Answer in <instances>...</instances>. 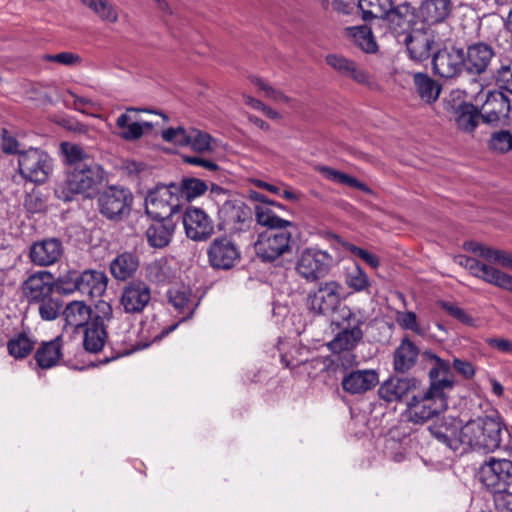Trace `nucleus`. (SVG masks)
I'll list each match as a JSON object with an SVG mask.
<instances>
[{"mask_svg":"<svg viewBox=\"0 0 512 512\" xmlns=\"http://www.w3.org/2000/svg\"><path fill=\"white\" fill-rule=\"evenodd\" d=\"M448 407L445 393L438 392L437 386L421 390L420 387L406 400L404 418L414 424H424Z\"/></svg>","mask_w":512,"mask_h":512,"instance_id":"obj_1","label":"nucleus"},{"mask_svg":"<svg viewBox=\"0 0 512 512\" xmlns=\"http://www.w3.org/2000/svg\"><path fill=\"white\" fill-rule=\"evenodd\" d=\"M501 432V423L494 418L480 417L470 420L462 427L464 448L492 452L500 447Z\"/></svg>","mask_w":512,"mask_h":512,"instance_id":"obj_2","label":"nucleus"},{"mask_svg":"<svg viewBox=\"0 0 512 512\" xmlns=\"http://www.w3.org/2000/svg\"><path fill=\"white\" fill-rule=\"evenodd\" d=\"M102 180L103 169L98 164H78L67 175L61 197L70 200L74 194L90 196Z\"/></svg>","mask_w":512,"mask_h":512,"instance_id":"obj_3","label":"nucleus"},{"mask_svg":"<svg viewBox=\"0 0 512 512\" xmlns=\"http://www.w3.org/2000/svg\"><path fill=\"white\" fill-rule=\"evenodd\" d=\"M176 184L158 185L145 197V211L153 219H172L181 207Z\"/></svg>","mask_w":512,"mask_h":512,"instance_id":"obj_4","label":"nucleus"},{"mask_svg":"<svg viewBox=\"0 0 512 512\" xmlns=\"http://www.w3.org/2000/svg\"><path fill=\"white\" fill-rule=\"evenodd\" d=\"M333 263L334 259L329 252L309 247L299 254L295 270L307 282H315L329 273Z\"/></svg>","mask_w":512,"mask_h":512,"instance_id":"obj_5","label":"nucleus"},{"mask_svg":"<svg viewBox=\"0 0 512 512\" xmlns=\"http://www.w3.org/2000/svg\"><path fill=\"white\" fill-rule=\"evenodd\" d=\"M19 174L27 181L45 183L53 170L52 158L43 150L30 148L19 153Z\"/></svg>","mask_w":512,"mask_h":512,"instance_id":"obj_6","label":"nucleus"},{"mask_svg":"<svg viewBox=\"0 0 512 512\" xmlns=\"http://www.w3.org/2000/svg\"><path fill=\"white\" fill-rule=\"evenodd\" d=\"M477 476L488 490L502 493L512 484V461L491 457L481 465Z\"/></svg>","mask_w":512,"mask_h":512,"instance_id":"obj_7","label":"nucleus"},{"mask_svg":"<svg viewBox=\"0 0 512 512\" xmlns=\"http://www.w3.org/2000/svg\"><path fill=\"white\" fill-rule=\"evenodd\" d=\"M291 233L286 229L267 230L258 235L254 244L255 253L263 262H273L290 253Z\"/></svg>","mask_w":512,"mask_h":512,"instance_id":"obj_8","label":"nucleus"},{"mask_svg":"<svg viewBox=\"0 0 512 512\" xmlns=\"http://www.w3.org/2000/svg\"><path fill=\"white\" fill-rule=\"evenodd\" d=\"M453 261L467 269L471 275L512 293V275L466 255H456Z\"/></svg>","mask_w":512,"mask_h":512,"instance_id":"obj_9","label":"nucleus"},{"mask_svg":"<svg viewBox=\"0 0 512 512\" xmlns=\"http://www.w3.org/2000/svg\"><path fill=\"white\" fill-rule=\"evenodd\" d=\"M164 141L180 147L189 146L194 152L204 153L213 150V138L206 132L196 128H168L162 132Z\"/></svg>","mask_w":512,"mask_h":512,"instance_id":"obj_10","label":"nucleus"},{"mask_svg":"<svg viewBox=\"0 0 512 512\" xmlns=\"http://www.w3.org/2000/svg\"><path fill=\"white\" fill-rule=\"evenodd\" d=\"M133 202L132 193L123 187L109 186L98 198L100 212L108 219H119L129 213Z\"/></svg>","mask_w":512,"mask_h":512,"instance_id":"obj_11","label":"nucleus"},{"mask_svg":"<svg viewBox=\"0 0 512 512\" xmlns=\"http://www.w3.org/2000/svg\"><path fill=\"white\" fill-rule=\"evenodd\" d=\"M342 286L336 281L321 283L317 290L308 296V307L317 314H329L336 310L341 302Z\"/></svg>","mask_w":512,"mask_h":512,"instance_id":"obj_12","label":"nucleus"},{"mask_svg":"<svg viewBox=\"0 0 512 512\" xmlns=\"http://www.w3.org/2000/svg\"><path fill=\"white\" fill-rule=\"evenodd\" d=\"M218 214L222 225L231 232L244 231L252 222L251 209L241 200H226Z\"/></svg>","mask_w":512,"mask_h":512,"instance_id":"obj_13","label":"nucleus"},{"mask_svg":"<svg viewBox=\"0 0 512 512\" xmlns=\"http://www.w3.org/2000/svg\"><path fill=\"white\" fill-rule=\"evenodd\" d=\"M141 111L130 107L118 116L116 119L117 135L121 139L129 142L137 141L154 128L153 122L142 120L139 117Z\"/></svg>","mask_w":512,"mask_h":512,"instance_id":"obj_14","label":"nucleus"},{"mask_svg":"<svg viewBox=\"0 0 512 512\" xmlns=\"http://www.w3.org/2000/svg\"><path fill=\"white\" fill-rule=\"evenodd\" d=\"M209 263L217 269L228 270L241 258L237 245L228 237L215 238L207 249Z\"/></svg>","mask_w":512,"mask_h":512,"instance_id":"obj_15","label":"nucleus"},{"mask_svg":"<svg viewBox=\"0 0 512 512\" xmlns=\"http://www.w3.org/2000/svg\"><path fill=\"white\" fill-rule=\"evenodd\" d=\"M182 220L186 236L193 241H205L214 232L212 219L200 208H187Z\"/></svg>","mask_w":512,"mask_h":512,"instance_id":"obj_16","label":"nucleus"},{"mask_svg":"<svg viewBox=\"0 0 512 512\" xmlns=\"http://www.w3.org/2000/svg\"><path fill=\"white\" fill-rule=\"evenodd\" d=\"M55 287L51 272L42 270L29 275L22 284V292L29 303H38L52 296Z\"/></svg>","mask_w":512,"mask_h":512,"instance_id":"obj_17","label":"nucleus"},{"mask_svg":"<svg viewBox=\"0 0 512 512\" xmlns=\"http://www.w3.org/2000/svg\"><path fill=\"white\" fill-rule=\"evenodd\" d=\"M409 55L416 61L428 59L437 48L436 34L431 29H416L403 38Z\"/></svg>","mask_w":512,"mask_h":512,"instance_id":"obj_18","label":"nucleus"},{"mask_svg":"<svg viewBox=\"0 0 512 512\" xmlns=\"http://www.w3.org/2000/svg\"><path fill=\"white\" fill-rule=\"evenodd\" d=\"M64 253V246L58 238H45L30 246L29 259L39 267H49L56 264Z\"/></svg>","mask_w":512,"mask_h":512,"instance_id":"obj_19","label":"nucleus"},{"mask_svg":"<svg viewBox=\"0 0 512 512\" xmlns=\"http://www.w3.org/2000/svg\"><path fill=\"white\" fill-rule=\"evenodd\" d=\"M151 300V290L142 281H132L122 290L120 303L126 313H141Z\"/></svg>","mask_w":512,"mask_h":512,"instance_id":"obj_20","label":"nucleus"},{"mask_svg":"<svg viewBox=\"0 0 512 512\" xmlns=\"http://www.w3.org/2000/svg\"><path fill=\"white\" fill-rule=\"evenodd\" d=\"M433 70L443 78L457 76L464 66V52L461 49L439 50L433 56Z\"/></svg>","mask_w":512,"mask_h":512,"instance_id":"obj_21","label":"nucleus"},{"mask_svg":"<svg viewBox=\"0 0 512 512\" xmlns=\"http://www.w3.org/2000/svg\"><path fill=\"white\" fill-rule=\"evenodd\" d=\"M420 387V381L413 377L390 378L378 389L381 399L386 402L407 400Z\"/></svg>","mask_w":512,"mask_h":512,"instance_id":"obj_22","label":"nucleus"},{"mask_svg":"<svg viewBox=\"0 0 512 512\" xmlns=\"http://www.w3.org/2000/svg\"><path fill=\"white\" fill-rule=\"evenodd\" d=\"M511 110L509 98L500 91L490 92L482 105L481 117L484 122L495 124L508 119Z\"/></svg>","mask_w":512,"mask_h":512,"instance_id":"obj_23","label":"nucleus"},{"mask_svg":"<svg viewBox=\"0 0 512 512\" xmlns=\"http://www.w3.org/2000/svg\"><path fill=\"white\" fill-rule=\"evenodd\" d=\"M460 421L455 418L444 419L440 423L432 425L429 430L431 434L441 443L456 451L464 447Z\"/></svg>","mask_w":512,"mask_h":512,"instance_id":"obj_24","label":"nucleus"},{"mask_svg":"<svg viewBox=\"0 0 512 512\" xmlns=\"http://www.w3.org/2000/svg\"><path fill=\"white\" fill-rule=\"evenodd\" d=\"M378 383V373L372 369H364L347 373L341 381V386L345 392L357 395L372 390Z\"/></svg>","mask_w":512,"mask_h":512,"instance_id":"obj_25","label":"nucleus"},{"mask_svg":"<svg viewBox=\"0 0 512 512\" xmlns=\"http://www.w3.org/2000/svg\"><path fill=\"white\" fill-rule=\"evenodd\" d=\"M326 63L344 77H349L358 84L370 86L372 84L369 74L356 62L343 55L328 54L325 57Z\"/></svg>","mask_w":512,"mask_h":512,"instance_id":"obj_26","label":"nucleus"},{"mask_svg":"<svg viewBox=\"0 0 512 512\" xmlns=\"http://www.w3.org/2000/svg\"><path fill=\"white\" fill-rule=\"evenodd\" d=\"M108 278L102 271L87 270L75 279V288L91 298L100 297L107 289Z\"/></svg>","mask_w":512,"mask_h":512,"instance_id":"obj_27","label":"nucleus"},{"mask_svg":"<svg viewBox=\"0 0 512 512\" xmlns=\"http://www.w3.org/2000/svg\"><path fill=\"white\" fill-rule=\"evenodd\" d=\"M493 57L494 51L490 45L476 43L468 47L464 55V66L471 73L481 74L487 69Z\"/></svg>","mask_w":512,"mask_h":512,"instance_id":"obj_28","label":"nucleus"},{"mask_svg":"<svg viewBox=\"0 0 512 512\" xmlns=\"http://www.w3.org/2000/svg\"><path fill=\"white\" fill-rule=\"evenodd\" d=\"M146 230V239L153 248H164L171 242L176 230L173 219H157Z\"/></svg>","mask_w":512,"mask_h":512,"instance_id":"obj_29","label":"nucleus"},{"mask_svg":"<svg viewBox=\"0 0 512 512\" xmlns=\"http://www.w3.org/2000/svg\"><path fill=\"white\" fill-rule=\"evenodd\" d=\"M453 3L451 0H424L419 13L422 20L429 25L444 22L451 15Z\"/></svg>","mask_w":512,"mask_h":512,"instance_id":"obj_30","label":"nucleus"},{"mask_svg":"<svg viewBox=\"0 0 512 512\" xmlns=\"http://www.w3.org/2000/svg\"><path fill=\"white\" fill-rule=\"evenodd\" d=\"M418 347L409 339L403 338L393 355V367L398 373H406L417 363Z\"/></svg>","mask_w":512,"mask_h":512,"instance_id":"obj_31","label":"nucleus"},{"mask_svg":"<svg viewBox=\"0 0 512 512\" xmlns=\"http://www.w3.org/2000/svg\"><path fill=\"white\" fill-rule=\"evenodd\" d=\"M390 31L395 35L396 38H403L411 31V24L414 20V14L410 9L409 5H401L396 9L390 10L385 16ZM398 41H401L398 39Z\"/></svg>","mask_w":512,"mask_h":512,"instance_id":"obj_32","label":"nucleus"},{"mask_svg":"<svg viewBox=\"0 0 512 512\" xmlns=\"http://www.w3.org/2000/svg\"><path fill=\"white\" fill-rule=\"evenodd\" d=\"M428 357L434 362V366L429 371L430 386H437L438 392H443L453 386V380L450 375V363L441 359L435 354H428Z\"/></svg>","mask_w":512,"mask_h":512,"instance_id":"obj_33","label":"nucleus"},{"mask_svg":"<svg viewBox=\"0 0 512 512\" xmlns=\"http://www.w3.org/2000/svg\"><path fill=\"white\" fill-rule=\"evenodd\" d=\"M62 356V338L43 342L35 352V360L39 367L43 369L51 368L58 364Z\"/></svg>","mask_w":512,"mask_h":512,"instance_id":"obj_34","label":"nucleus"},{"mask_svg":"<svg viewBox=\"0 0 512 512\" xmlns=\"http://www.w3.org/2000/svg\"><path fill=\"white\" fill-rule=\"evenodd\" d=\"M413 83L417 95L427 104L436 102L441 93V85L425 73L417 72L413 75Z\"/></svg>","mask_w":512,"mask_h":512,"instance_id":"obj_35","label":"nucleus"},{"mask_svg":"<svg viewBox=\"0 0 512 512\" xmlns=\"http://www.w3.org/2000/svg\"><path fill=\"white\" fill-rule=\"evenodd\" d=\"M92 316L91 308L83 301H72L63 310V317L67 326L78 328L88 326Z\"/></svg>","mask_w":512,"mask_h":512,"instance_id":"obj_36","label":"nucleus"},{"mask_svg":"<svg viewBox=\"0 0 512 512\" xmlns=\"http://www.w3.org/2000/svg\"><path fill=\"white\" fill-rule=\"evenodd\" d=\"M138 266V257L133 253L124 252L112 260L110 272L115 279L124 281L134 275Z\"/></svg>","mask_w":512,"mask_h":512,"instance_id":"obj_37","label":"nucleus"},{"mask_svg":"<svg viewBox=\"0 0 512 512\" xmlns=\"http://www.w3.org/2000/svg\"><path fill=\"white\" fill-rule=\"evenodd\" d=\"M464 248L478 254L486 261L498 263L502 267L512 270V253L510 252L484 247L477 242H466Z\"/></svg>","mask_w":512,"mask_h":512,"instance_id":"obj_38","label":"nucleus"},{"mask_svg":"<svg viewBox=\"0 0 512 512\" xmlns=\"http://www.w3.org/2000/svg\"><path fill=\"white\" fill-rule=\"evenodd\" d=\"M455 123L459 130L465 133H472L478 126L481 113L470 103H462L455 108Z\"/></svg>","mask_w":512,"mask_h":512,"instance_id":"obj_39","label":"nucleus"},{"mask_svg":"<svg viewBox=\"0 0 512 512\" xmlns=\"http://www.w3.org/2000/svg\"><path fill=\"white\" fill-rule=\"evenodd\" d=\"M363 332L360 327H344L329 343V348L334 353L349 351L361 341Z\"/></svg>","mask_w":512,"mask_h":512,"instance_id":"obj_40","label":"nucleus"},{"mask_svg":"<svg viewBox=\"0 0 512 512\" xmlns=\"http://www.w3.org/2000/svg\"><path fill=\"white\" fill-rule=\"evenodd\" d=\"M80 2L104 23L114 24L119 19L117 7L109 0H80Z\"/></svg>","mask_w":512,"mask_h":512,"instance_id":"obj_41","label":"nucleus"},{"mask_svg":"<svg viewBox=\"0 0 512 512\" xmlns=\"http://www.w3.org/2000/svg\"><path fill=\"white\" fill-rule=\"evenodd\" d=\"M106 340V332L103 325L97 321H91L84 331L83 345L86 351L97 353L102 350Z\"/></svg>","mask_w":512,"mask_h":512,"instance_id":"obj_42","label":"nucleus"},{"mask_svg":"<svg viewBox=\"0 0 512 512\" xmlns=\"http://www.w3.org/2000/svg\"><path fill=\"white\" fill-rule=\"evenodd\" d=\"M255 218L259 225L266 226L269 230L286 229L292 226L290 221L277 216L275 212L265 204L255 206Z\"/></svg>","mask_w":512,"mask_h":512,"instance_id":"obj_43","label":"nucleus"},{"mask_svg":"<svg viewBox=\"0 0 512 512\" xmlns=\"http://www.w3.org/2000/svg\"><path fill=\"white\" fill-rule=\"evenodd\" d=\"M176 188L179 190L178 200L182 204L183 201H192L195 198L203 195L208 187L203 180L197 178H186L177 185Z\"/></svg>","mask_w":512,"mask_h":512,"instance_id":"obj_44","label":"nucleus"},{"mask_svg":"<svg viewBox=\"0 0 512 512\" xmlns=\"http://www.w3.org/2000/svg\"><path fill=\"white\" fill-rule=\"evenodd\" d=\"M344 282L353 292H368L371 287L369 276L358 263H355L352 268L347 269Z\"/></svg>","mask_w":512,"mask_h":512,"instance_id":"obj_45","label":"nucleus"},{"mask_svg":"<svg viewBox=\"0 0 512 512\" xmlns=\"http://www.w3.org/2000/svg\"><path fill=\"white\" fill-rule=\"evenodd\" d=\"M318 170L326 179L331 180L335 183L346 185L349 187H354L368 194L372 192L371 189L366 184L358 181L356 178L346 173L326 166H321L318 168Z\"/></svg>","mask_w":512,"mask_h":512,"instance_id":"obj_46","label":"nucleus"},{"mask_svg":"<svg viewBox=\"0 0 512 512\" xmlns=\"http://www.w3.org/2000/svg\"><path fill=\"white\" fill-rule=\"evenodd\" d=\"M35 341L26 333H19L12 337L7 343L9 354L15 359H22L28 356L34 348Z\"/></svg>","mask_w":512,"mask_h":512,"instance_id":"obj_47","label":"nucleus"},{"mask_svg":"<svg viewBox=\"0 0 512 512\" xmlns=\"http://www.w3.org/2000/svg\"><path fill=\"white\" fill-rule=\"evenodd\" d=\"M363 18H385L392 8V0H359Z\"/></svg>","mask_w":512,"mask_h":512,"instance_id":"obj_48","label":"nucleus"},{"mask_svg":"<svg viewBox=\"0 0 512 512\" xmlns=\"http://www.w3.org/2000/svg\"><path fill=\"white\" fill-rule=\"evenodd\" d=\"M493 76L499 89L512 93V59L500 60Z\"/></svg>","mask_w":512,"mask_h":512,"instance_id":"obj_49","label":"nucleus"},{"mask_svg":"<svg viewBox=\"0 0 512 512\" xmlns=\"http://www.w3.org/2000/svg\"><path fill=\"white\" fill-rule=\"evenodd\" d=\"M490 150L496 153H507L512 150V133L508 130H499L491 134L488 141Z\"/></svg>","mask_w":512,"mask_h":512,"instance_id":"obj_50","label":"nucleus"},{"mask_svg":"<svg viewBox=\"0 0 512 512\" xmlns=\"http://www.w3.org/2000/svg\"><path fill=\"white\" fill-rule=\"evenodd\" d=\"M352 36L355 44L364 52L374 53L377 50V44L368 27H355Z\"/></svg>","mask_w":512,"mask_h":512,"instance_id":"obj_51","label":"nucleus"},{"mask_svg":"<svg viewBox=\"0 0 512 512\" xmlns=\"http://www.w3.org/2000/svg\"><path fill=\"white\" fill-rule=\"evenodd\" d=\"M170 267L165 259L155 260L148 264L146 274L150 281L155 283H164L170 277Z\"/></svg>","mask_w":512,"mask_h":512,"instance_id":"obj_52","label":"nucleus"},{"mask_svg":"<svg viewBox=\"0 0 512 512\" xmlns=\"http://www.w3.org/2000/svg\"><path fill=\"white\" fill-rule=\"evenodd\" d=\"M60 151L64 156L65 162L77 166L84 164L83 161L87 158V153L83 148L75 143L63 142L60 144Z\"/></svg>","mask_w":512,"mask_h":512,"instance_id":"obj_53","label":"nucleus"},{"mask_svg":"<svg viewBox=\"0 0 512 512\" xmlns=\"http://www.w3.org/2000/svg\"><path fill=\"white\" fill-rule=\"evenodd\" d=\"M439 305L445 312L459 322L471 327L476 326V320L458 305L444 301L440 302Z\"/></svg>","mask_w":512,"mask_h":512,"instance_id":"obj_54","label":"nucleus"},{"mask_svg":"<svg viewBox=\"0 0 512 512\" xmlns=\"http://www.w3.org/2000/svg\"><path fill=\"white\" fill-rule=\"evenodd\" d=\"M253 84L264 93V96L270 100H273L277 103L288 104L291 101V98L285 95L282 91L277 90L270 86L268 83L264 82L260 78H253Z\"/></svg>","mask_w":512,"mask_h":512,"instance_id":"obj_55","label":"nucleus"},{"mask_svg":"<svg viewBox=\"0 0 512 512\" xmlns=\"http://www.w3.org/2000/svg\"><path fill=\"white\" fill-rule=\"evenodd\" d=\"M339 325L344 327H361L364 320L359 312L352 311L348 306H343L338 311Z\"/></svg>","mask_w":512,"mask_h":512,"instance_id":"obj_56","label":"nucleus"},{"mask_svg":"<svg viewBox=\"0 0 512 512\" xmlns=\"http://www.w3.org/2000/svg\"><path fill=\"white\" fill-rule=\"evenodd\" d=\"M396 322L403 329L411 330L418 335L424 334V330L417 322L416 314L412 311L398 312Z\"/></svg>","mask_w":512,"mask_h":512,"instance_id":"obj_57","label":"nucleus"},{"mask_svg":"<svg viewBox=\"0 0 512 512\" xmlns=\"http://www.w3.org/2000/svg\"><path fill=\"white\" fill-rule=\"evenodd\" d=\"M43 60L47 62H55L63 66L74 67L81 64V57L73 52H61L58 54H47L43 56Z\"/></svg>","mask_w":512,"mask_h":512,"instance_id":"obj_58","label":"nucleus"},{"mask_svg":"<svg viewBox=\"0 0 512 512\" xmlns=\"http://www.w3.org/2000/svg\"><path fill=\"white\" fill-rule=\"evenodd\" d=\"M39 315L43 320L51 321L57 318L60 310V304L52 296L47 297L43 301L38 302Z\"/></svg>","mask_w":512,"mask_h":512,"instance_id":"obj_59","label":"nucleus"},{"mask_svg":"<svg viewBox=\"0 0 512 512\" xmlns=\"http://www.w3.org/2000/svg\"><path fill=\"white\" fill-rule=\"evenodd\" d=\"M63 101L66 106L71 107L79 112L85 113L87 112V108L92 107L93 102L91 99L79 97L71 91H68L63 96Z\"/></svg>","mask_w":512,"mask_h":512,"instance_id":"obj_60","label":"nucleus"},{"mask_svg":"<svg viewBox=\"0 0 512 512\" xmlns=\"http://www.w3.org/2000/svg\"><path fill=\"white\" fill-rule=\"evenodd\" d=\"M24 206L30 213H40L46 209V200L39 192L32 191L26 195Z\"/></svg>","mask_w":512,"mask_h":512,"instance_id":"obj_61","label":"nucleus"},{"mask_svg":"<svg viewBox=\"0 0 512 512\" xmlns=\"http://www.w3.org/2000/svg\"><path fill=\"white\" fill-rule=\"evenodd\" d=\"M343 247L347 251L352 253L353 255L362 259L365 263H367L369 266H371L374 269L380 265V261H379L378 257L369 253L365 249L357 247L356 245H354L352 243H348V242L344 243Z\"/></svg>","mask_w":512,"mask_h":512,"instance_id":"obj_62","label":"nucleus"},{"mask_svg":"<svg viewBox=\"0 0 512 512\" xmlns=\"http://www.w3.org/2000/svg\"><path fill=\"white\" fill-rule=\"evenodd\" d=\"M169 300L172 305L178 310H184L189 302V293L186 289H170Z\"/></svg>","mask_w":512,"mask_h":512,"instance_id":"obj_63","label":"nucleus"},{"mask_svg":"<svg viewBox=\"0 0 512 512\" xmlns=\"http://www.w3.org/2000/svg\"><path fill=\"white\" fill-rule=\"evenodd\" d=\"M96 315L92 321H97L99 324L104 326L105 321H109L112 318L113 309L112 306L106 301H99L96 304Z\"/></svg>","mask_w":512,"mask_h":512,"instance_id":"obj_64","label":"nucleus"}]
</instances>
